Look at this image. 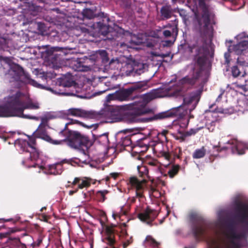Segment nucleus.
Wrapping results in <instances>:
<instances>
[{
  "instance_id": "obj_37",
  "label": "nucleus",
  "mask_w": 248,
  "mask_h": 248,
  "mask_svg": "<svg viewBox=\"0 0 248 248\" xmlns=\"http://www.w3.org/2000/svg\"><path fill=\"white\" fill-rule=\"evenodd\" d=\"M162 155L167 160H169L170 158V155L168 152H163Z\"/></svg>"
},
{
  "instance_id": "obj_1",
  "label": "nucleus",
  "mask_w": 248,
  "mask_h": 248,
  "mask_svg": "<svg viewBox=\"0 0 248 248\" xmlns=\"http://www.w3.org/2000/svg\"><path fill=\"white\" fill-rule=\"evenodd\" d=\"M201 94H108L107 102L111 100L119 101H133L127 106L128 110L124 116L130 122H135L139 116L153 112V109L148 107V104L154 99L163 97H173L182 101V105L189 106V110L194 109L201 98Z\"/></svg>"
},
{
  "instance_id": "obj_45",
  "label": "nucleus",
  "mask_w": 248,
  "mask_h": 248,
  "mask_svg": "<svg viewBox=\"0 0 248 248\" xmlns=\"http://www.w3.org/2000/svg\"><path fill=\"white\" fill-rule=\"evenodd\" d=\"M20 231V229H18L16 228H12L11 232H19Z\"/></svg>"
},
{
  "instance_id": "obj_54",
  "label": "nucleus",
  "mask_w": 248,
  "mask_h": 248,
  "mask_svg": "<svg viewBox=\"0 0 248 248\" xmlns=\"http://www.w3.org/2000/svg\"><path fill=\"white\" fill-rule=\"evenodd\" d=\"M26 235H27V234L26 232H25L22 234V236H26Z\"/></svg>"
},
{
  "instance_id": "obj_47",
  "label": "nucleus",
  "mask_w": 248,
  "mask_h": 248,
  "mask_svg": "<svg viewBox=\"0 0 248 248\" xmlns=\"http://www.w3.org/2000/svg\"><path fill=\"white\" fill-rule=\"evenodd\" d=\"M168 132V131L167 130H163L162 132V134L164 136H166Z\"/></svg>"
},
{
  "instance_id": "obj_17",
  "label": "nucleus",
  "mask_w": 248,
  "mask_h": 248,
  "mask_svg": "<svg viewBox=\"0 0 248 248\" xmlns=\"http://www.w3.org/2000/svg\"><path fill=\"white\" fill-rule=\"evenodd\" d=\"M144 244L146 247L151 246L153 248H159V243L157 242L151 235H147L144 241Z\"/></svg>"
},
{
  "instance_id": "obj_48",
  "label": "nucleus",
  "mask_w": 248,
  "mask_h": 248,
  "mask_svg": "<svg viewBox=\"0 0 248 248\" xmlns=\"http://www.w3.org/2000/svg\"><path fill=\"white\" fill-rule=\"evenodd\" d=\"M225 59L226 60V61L229 62V61L228 60V58L229 57V55L227 53H225Z\"/></svg>"
},
{
  "instance_id": "obj_15",
  "label": "nucleus",
  "mask_w": 248,
  "mask_h": 248,
  "mask_svg": "<svg viewBox=\"0 0 248 248\" xmlns=\"http://www.w3.org/2000/svg\"><path fill=\"white\" fill-rule=\"evenodd\" d=\"M106 235L105 242L110 246H113L116 242L113 229L107 226L106 228Z\"/></svg>"
},
{
  "instance_id": "obj_62",
  "label": "nucleus",
  "mask_w": 248,
  "mask_h": 248,
  "mask_svg": "<svg viewBox=\"0 0 248 248\" xmlns=\"http://www.w3.org/2000/svg\"><path fill=\"white\" fill-rule=\"evenodd\" d=\"M0 42H1V41H0Z\"/></svg>"
},
{
  "instance_id": "obj_13",
  "label": "nucleus",
  "mask_w": 248,
  "mask_h": 248,
  "mask_svg": "<svg viewBox=\"0 0 248 248\" xmlns=\"http://www.w3.org/2000/svg\"><path fill=\"white\" fill-rule=\"evenodd\" d=\"M181 105L172 108L167 111L162 112L154 115L153 119H163L166 118H172L180 116L181 114Z\"/></svg>"
},
{
  "instance_id": "obj_3",
  "label": "nucleus",
  "mask_w": 248,
  "mask_h": 248,
  "mask_svg": "<svg viewBox=\"0 0 248 248\" xmlns=\"http://www.w3.org/2000/svg\"><path fill=\"white\" fill-rule=\"evenodd\" d=\"M36 138L41 139L53 145H58L61 142L53 140L48 135L45 127L39 126L33 136H28V140L19 139L16 141V145L20 150L30 153V159L31 160H37L40 155L39 150L37 147Z\"/></svg>"
},
{
  "instance_id": "obj_41",
  "label": "nucleus",
  "mask_w": 248,
  "mask_h": 248,
  "mask_svg": "<svg viewBox=\"0 0 248 248\" xmlns=\"http://www.w3.org/2000/svg\"><path fill=\"white\" fill-rule=\"evenodd\" d=\"M13 220L12 218H8V219H4V218H0V223H2L4 222H9Z\"/></svg>"
},
{
  "instance_id": "obj_34",
  "label": "nucleus",
  "mask_w": 248,
  "mask_h": 248,
  "mask_svg": "<svg viewBox=\"0 0 248 248\" xmlns=\"http://www.w3.org/2000/svg\"><path fill=\"white\" fill-rule=\"evenodd\" d=\"M41 120V123L39 126L45 127L47 123L48 119L46 117H42Z\"/></svg>"
},
{
  "instance_id": "obj_40",
  "label": "nucleus",
  "mask_w": 248,
  "mask_h": 248,
  "mask_svg": "<svg viewBox=\"0 0 248 248\" xmlns=\"http://www.w3.org/2000/svg\"><path fill=\"white\" fill-rule=\"evenodd\" d=\"M118 173L116 172L111 173L110 175L111 177H112L114 179H116L118 176Z\"/></svg>"
},
{
  "instance_id": "obj_26",
  "label": "nucleus",
  "mask_w": 248,
  "mask_h": 248,
  "mask_svg": "<svg viewBox=\"0 0 248 248\" xmlns=\"http://www.w3.org/2000/svg\"><path fill=\"white\" fill-rule=\"evenodd\" d=\"M228 102L227 94H219L216 99V102L220 103H227Z\"/></svg>"
},
{
  "instance_id": "obj_20",
  "label": "nucleus",
  "mask_w": 248,
  "mask_h": 248,
  "mask_svg": "<svg viewBox=\"0 0 248 248\" xmlns=\"http://www.w3.org/2000/svg\"><path fill=\"white\" fill-rule=\"evenodd\" d=\"M137 169L140 174V176L144 178L143 180L144 179L146 180L145 179V177L149 179V176L148 175L149 171L147 167L145 166H138L137 167Z\"/></svg>"
},
{
  "instance_id": "obj_22",
  "label": "nucleus",
  "mask_w": 248,
  "mask_h": 248,
  "mask_svg": "<svg viewBox=\"0 0 248 248\" xmlns=\"http://www.w3.org/2000/svg\"><path fill=\"white\" fill-rule=\"evenodd\" d=\"M142 91L140 90V87L138 85H132L130 87L125 89L123 91L121 92V93H132L134 92H140ZM114 93H120L118 91H116Z\"/></svg>"
},
{
  "instance_id": "obj_8",
  "label": "nucleus",
  "mask_w": 248,
  "mask_h": 248,
  "mask_svg": "<svg viewBox=\"0 0 248 248\" xmlns=\"http://www.w3.org/2000/svg\"><path fill=\"white\" fill-rule=\"evenodd\" d=\"M248 36L242 32L235 37L238 42L236 45L229 48V51H233L237 55H248Z\"/></svg>"
},
{
  "instance_id": "obj_19",
  "label": "nucleus",
  "mask_w": 248,
  "mask_h": 248,
  "mask_svg": "<svg viewBox=\"0 0 248 248\" xmlns=\"http://www.w3.org/2000/svg\"><path fill=\"white\" fill-rule=\"evenodd\" d=\"M206 153V150L204 146L200 149H196L193 153L192 157L194 159H199L204 156Z\"/></svg>"
},
{
  "instance_id": "obj_56",
  "label": "nucleus",
  "mask_w": 248,
  "mask_h": 248,
  "mask_svg": "<svg viewBox=\"0 0 248 248\" xmlns=\"http://www.w3.org/2000/svg\"><path fill=\"white\" fill-rule=\"evenodd\" d=\"M44 209H46L45 207H44V208H42L41 210V211H43V210H44Z\"/></svg>"
},
{
  "instance_id": "obj_55",
  "label": "nucleus",
  "mask_w": 248,
  "mask_h": 248,
  "mask_svg": "<svg viewBox=\"0 0 248 248\" xmlns=\"http://www.w3.org/2000/svg\"><path fill=\"white\" fill-rule=\"evenodd\" d=\"M109 180V177H108L106 178V181H108Z\"/></svg>"
},
{
  "instance_id": "obj_39",
  "label": "nucleus",
  "mask_w": 248,
  "mask_h": 248,
  "mask_svg": "<svg viewBox=\"0 0 248 248\" xmlns=\"http://www.w3.org/2000/svg\"><path fill=\"white\" fill-rule=\"evenodd\" d=\"M163 34L164 35V36H165L166 37H168V36H170L171 35V32L170 31H168V30H166V31H164V32H163Z\"/></svg>"
},
{
  "instance_id": "obj_38",
  "label": "nucleus",
  "mask_w": 248,
  "mask_h": 248,
  "mask_svg": "<svg viewBox=\"0 0 248 248\" xmlns=\"http://www.w3.org/2000/svg\"><path fill=\"white\" fill-rule=\"evenodd\" d=\"M42 238H41V237H39L37 239V241L35 242V244L37 246H39L41 243H42Z\"/></svg>"
},
{
  "instance_id": "obj_7",
  "label": "nucleus",
  "mask_w": 248,
  "mask_h": 248,
  "mask_svg": "<svg viewBox=\"0 0 248 248\" xmlns=\"http://www.w3.org/2000/svg\"><path fill=\"white\" fill-rule=\"evenodd\" d=\"M190 220L195 223L192 228L193 236L197 240H200L205 235L206 226L204 221L196 213H192L189 215Z\"/></svg>"
},
{
  "instance_id": "obj_60",
  "label": "nucleus",
  "mask_w": 248,
  "mask_h": 248,
  "mask_svg": "<svg viewBox=\"0 0 248 248\" xmlns=\"http://www.w3.org/2000/svg\"><path fill=\"white\" fill-rule=\"evenodd\" d=\"M98 93H103V92H100Z\"/></svg>"
},
{
  "instance_id": "obj_29",
  "label": "nucleus",
  "mask_w": 248,
  "mask_h": 248,
  "mask_svg": "<svg viewBox=\"0 0 248 248\" xmlns=\"http://www.w3.org/2000/svg\"><path fill=\"white\" fill-rule=\"evenodd\" d=\"M61 84L63 87H70L72 86L74 82L72 80H67L66 78H63L62 79Z\"/></svg>"
},
{
  "instance_id": "obj_49",
  "label": "nucleus",
  "mask_w": 248,
  "mask_h": 248,
  "mask_svg": "<svg viewBox=\"0 0 248 248\" xmlns=\"http://www.w3.org/2000/svg\"><path fill=\"white\" fill-rule=\"evenodd\" d=\"M151 191H152L153 192H158V191L156 190V189H155V188L153 187H152L151 188Z\"/></svg>"
},
{
  "instance_id": "obj_2",
  "label": "nucleus",
  "mask_w": 248,
  "mask_h": 248,
  "mask_svg": "<svg viewBox=\"0 0 248 248\" xmlns=\"http://www.w3.org/2000/svg\"><path fill=\"white\" fill-rule=\"evenodd\" d=\"M39 108V103L33 102L29 94H10L4 98L3 104L0 105V117H18L38 121V117L24 114V111Z\"/></svg>"
},
{
  "instance_id": "obj_10",
  "label": "nucleus",
  "mask_w": 248,
  "mask_h": 248,
  "mask_svg": "<svg viewBox=\"0 0 248 248\" xmlns=\"http://www.w3.org/2000/svg\"><path fill=\"white\" fill-rule=\"evenodd\" d=\"M158 215L157 212L147 207L138 215V218L141 221L152 226L153 221L155 219Z\"/></svg>"
},
{
  "instance_id": "obj_5",
  "label": "nucleus",
  "mask_w": 248,
  "mask_h": 248,
  "mask_svg": "<svg viewBox=\"0 0 248 248\" xmlns=\"http://www.w3.org/2000/svg\"><path fill=\"white\" fill-rule=\"evenodd\" d=\"M66 135L67 137L64 139L58 140V141H61L58 145L65 142L70 147L73 149H78L83 146L87 147L91 144L89 138L87 136L81 134L78 132L69 131Z\"/></svg>"
},
{
  "instance_id": "obj_57",
  "label": "nucleus",
  "mask_w": 248,
  "mask_h": 248,
  "mask_svg": "<svg viewBox=\"0 0 248 248\" xmlns=\"http://www.w3.org/2000/svg\"><path fill=\"white\" fill-rule=\"evenodd\" d=\"M186 81H187V79H186V78H185V79H184V82H186Z\"/></svg>"
},
{
  "instance_id": "obj_61",
  "label": "nucleus",
  "mask_w": 248,
  "mask_h": 248,
  "mask_svg": "<svg viewBox=\"0 0 248 248\" xmlns=\"http://www.w3.org/2000/svg\"><path fill=\"white\" fill-rule=\"evenodd\" d=\"M246 148L248 149V147H246Z\"/></svg>"
},
{
  "instance_id": "obj_35",
  "label": "nucleus",
  "mask_w": 248,
  "mask_h": 248,
  "mask_svg": "<svg viewBox=\"0 0 248 248\" xmlns=\"http://www.w3.org/2000/svg\"><path fill=\"white\" fill-rule=\"evenodd\" d=\"M180 134H182V136L178 138V139H180L182 141H184L186 140V138L188 136H186V132H181Z\"/></svg>"
},
{
  "instance_id": "obj_33",
  "label": "nucleus",
  "mask_w": 248,
  "mask_h": 248,
  "mask_svg": "<svg viewBox=\"0 0 248 248\" xmlns=\"http://www.w3.org/2000/svg\"><path fill=\"white\" fill-rule=\"evenodd\" d=\"M133 242L132 237H130L129 239H127L123 243V248H126L128 245L131 244Z\"/></svg>"
},
{
  "instance_id": "obj_50",
  "label": "nucleus",
  "mask_w": 248,
  "mask_h": 248,
  "mask_svg": "<svg viewBox=\"0 0 248 248\" xmlns=\"http://www.w3.org/2000/svg\"><path fill=\"white\" fill-rule=\"evenodd\" d=\"M100 223L102 227L105 225V222L101 219L100 220Z\"/></svg>"
},
{
  "instance_id": "obj_9",
  "label": "nucleus",
  "mask_w": 248,
  "mask_h": 248,
  "mask_svg": "<svg viewBox=\"0 0 248 248\" xmlns=\"http://www.w3.org/2000/svg\"><path fill=\"white\" fill-rule=\"evenodd\" d=\"M147 182V180L144 179L140 181L135 176L129 178V183L132 187L136 189V197H133L131 200L132 202H136V198H141L143 197L145 185Z\"/></svg>"
},
{
  "instance_id": "obj_25",
  "label": "nucleus",
  "mask_w": 248,
  "mask_h": 248,
  "mask_svg": "<svg viewBox=\"0 0 248 248\" xmlns=\"http://www.w3.org/2000/svg\"><path fill=\"white\" fill-rule=\"evenodd\" d=\"M121 145L124 147L130 146L132 144L131 138L129 136H125L121 139Z\"/></svg>"
},
{
  "instance_id": "obj_31",
  "label": "nucleus",
  "mask_w": 248,
  "mask_h": 248,
  "mask_svg": "<svg viewBox=\"0 0 248 248\" xmlns=\"http://www.w3.org/2000/svg\"><path fill=\"white\" fill-rule=\"evenodd\" d=\"M162 15L168 18L169 16V12L166 7H163L161 10Z\"/></svg>"
},
{
  "instance_id": "obj_24",
  "label": "nucleus",
  "mask_w": 248,
  "mask_h": 248,
  "mask_svg": "<svg viewBox=\"0 0 248 248\" xmlns=\"http://www.w3.org/2000/svg\"><path fill=\"white\" fill-rule=\"evenodd\" d=\"M108 193L107 190H100L96 192V197L100 202H104L106 199V195Z\"/></svg>"
},
{
  "instance_id": "obj_36",
  "label": "nucleus",
  "mask_w": 248,
  "mask_h": 248,
  "mask_svg": "<svg viewBox=\"0 0 248 248\" xmlns=\"http://www.w3.org/2000/svg\"><path fill=\"white\" fill-rule=\"evenodd\" d=\"M161 89L162 90V92H168L170 91V89L168 85H163Z\"/></svg>"
},
{
  "instance_id": "obj_23",
  "label": "nucleus",
  "mask_w": 248,
  "mask_h": 248,
  "mask_svg": "<svg viewBox=\"0 0 248 248\" xmlns=\"http://www.w3.org/2000/svg\"><path fill=\"white\" fill-rule=\"evenodd\" d=\"M59 95H67V96H75L81 99H90L95 97L97 95L100 94H82L79 95L78 94H59Z\"/></svg>"
},
{
  "instance_id": "obj_14",
  "label": "nucleus",
  "mask_w": 248,
  "mask_h": 248,
  "mask_svg": "<svg viewBox=\"0 0 248 248\" xmlns=\"http://www.w3.org/2000/svg\"><path fill=\"white\" fill-rule=\"evenodd\" d=\"M91 179H88L86 177L81 178L80 177H75L72 182L70 181L68 182L69 184V187L74 188V186L76 185H78V189H82L84 187H88L91 186Z\"/></svg>"
},
{
  "instance_id": "obj_43",
  "label": "nucleus",
  "mask_w": 248,
  "mask_h": 248,
  "mask_svg": "<svg viewBox=\"0 0 248 248\" xmlns=\"http://www.w3.org/2000/svg\"><path fill=\"white\" fill-rule=\"evenodd\" d=\"M207 128L210 132H213L214 130V127L213 126L212 124H211L210 127L208 125H207Z\"/></svg>"
},
{
  "instance_id": "obj_52",
  "label": "nucleus",
  "mask_w": 248,
  "mask_h": 248,
  "mask_svg": "<svg viewBox=\"0 0 248 248\" xmlns=\"http://www.w3.org/2000/svg\"><path fill=\"white\" fill-rule=\"evenodd\" d=\"M123 233L125 235V236L128 235V234L126 231H124Z\"/></svg>"
},
{
  "instance_id": "obj_46",
  "label": "nucleus",
  "mask_w": 248,
  "mask_h": 248,
  "mask_svg": "<svg viewBox=\"0 0 248 248\" xmlns=\"http://www.w3.org/2000/svg\"><path fill=\"white\" fill-rule=\"evenodd\" d=\"M140 146L141 147H144L145 148V150H147L148 148V146H147L146 144L142 145L141 143H140Z\"/></svg>"
},
{
  "instance_id": "obj_42",
  "label": "nucleus",
  "mask_w": 248,
  "mask_h": 248,
  "mask_svg": "<svg viewBox=\"0 0 248 248\" xmlns=\"http://www.w3.org/2000/svg\"><path fill=\"white\" fill-rule=\"evenodd\" d=\"M78 190V187L75 190H70L69 192V195H71V196L73 195L74 194H75L76 192H77Z\"/></svg>"
},
{
  "instance_id": "obj_16",
  "label": "nucleus",
  "mask_w": 248,
  "mask_h": 248,
  "mask_svg": "<svg viewBox=\"0 0 248 248\" xmlns=\"http://www.w3.org/2000/svg\"><path fill=\"white\" fill-rule=\"evenodd\" d=\"M7 242L9 248H27L26 245L20 241L19 237H10Z\"/></svg>"
},
{
  "instance_id": "obj_21",
  "label": "nucleus",
  "mask_w": 248,
  "mask_h": 248,
  "mask_svg": "<svg viewBox=\"0 0 248 248\" xmlns=\"http://www.w3.org/2000/svg\"><path fill=\"white\" fill-rule=\"evenodd\" d=\"M180 168V167L179 165H173L168 172L169 177L171 178H173L178 174Z\"/></svg>"
},
{
  "instance_id": "obj_18",
  "label": "nucleus",
  "mask_w": 248,
  "mask_h": 248,
  "mask_svg": "<svg viewBox=\"0 0 248 248\" xmlns=\"http://www.w3.org/2000/svg\"><path fill=\"white\" fill-rule=\"evenodd\" d=\"M73 122L72 123H67L65 124V126L64 127V128L60 132H59V135H62L63 136H64L65 138L66 137H67V134L68 133V132L69 131H72V130H69L68 128V125L69 124H78L80 125H82L84 127H87V126L85 125L83 123H82V122H80L79 121H78V120H72ZM92 126H88V127H91Z\"/></svg>"
},
{
  "instance_id": "obj_58",
  "label": "nucleus",
  "mask_w": 248,
  "mask_h": 248,
  "mask_svg": "<svg viewBox=\"0 0 248 248\" xmlns=\"http://www.w3.org/2000/svg\"><path fill=\"white\" fill-rule=\"evenodd\" d=\"M244 95H245V96L247 97L248 96V94H244Z\"/></svg>"
},
{
  "instance_id": "obj_28",
  "label": "nucleus",
  "mask_w": 248,
  "mask_h": 248,
  "mask_svg": "<svg viewBox=\"0 0 248 248\" xmlns=\"http://www.w3.org/2000/svg\"><path fill=\"white\" fill-rule=\"evenodd\" d=\"M30 83L31 85H32L33 86H34V87H37L38 88L46 89V90L47 91H50V92H52V90L50 88H46L45 86H44L42 85L41 84L37 83L36 81H35L34 80H31L30 81Z\"/></svg>"
},
{
  "instance_id": "obj_11",
  "label": "nucleus",
  "mask_w": 248,
  "mask_h": 248,
  "mask_svg": "<svg viewBox=\"0 0 248 248\" xmlns=\"http://www.w3.org/2000/svg\"><path fill=\"white\" fill-rule=\"evenodd\" d=\"M77 163V162L75 161L73 159H64L60 162L56 163L54 164L48 166V170L49 173L54 175L61 174L63 171V164H68L72 165V163Z\"/></svg>"
},
{
  "instance_id": "obj_51",
  "label": "nucleus",
  "mask_w": 248,
  "mask_h": 248,
  "mask_svg": "<svg viewBox=\"0 0 248 248\" xmlns=\"http://www.w3.org/2000/svg\"><path fill=\"white\" fill-rule=\"evenodd\" d=\"M184 248H195L193 246H189V247H185Z\"/></svg>"
},
{
  "instance_id": "obj_53",
  "label": "nucleus",
  "mask_w": 248,
  "mask_h": 248,
  "mask_svg": "<svg viewBox=\"0 0 248 248\" xmlns=\"http://www.w3.org/2000/svg\"><path fill=\"white\" fill-rule=\"evenodd\" d=\"M38 166V167H39L37 164H34L33 166H32V167H34V168H35L36 167V166Z\"/></svg>"
},
{
  "instance_id": "obj_27",
  "label": "nucleus",
  "mask_w": 248,
  "mask_h": 248,
  "mask_svg": "<svg viewBox=\"0 0 248 248\" xmlns=\"http://www.w3.org/2000/svg\"><path fill=\"white\" fill-rule=\"evenodd\" d=\"M202 128L203 127H200L196 128H191L188 131L186 132V136L189 137L192 135H194Z\"/></svg>"
},
{
  "instance_id": "obj_44",
  "label": "nucleus",
  "mask_w": 248,
  "mask_h": 248,
  "mask_svg": "<svg viewBox=\"0 0 248 248\" xmlns=\"http://www.w3.org/2000/svg\"><path fill=\"white\" fill-rule=\"evenodd\" d=\"M90 67L89 66H86L85 67H83V69H81L80 70L84 71H87L90 69Z\"/></svg>"
},
{
  "instance_id": "obj_59",
  "label": "nucleus",
  "mask_w": 248,
  "mask_h": 248,
  "mask_svg": "<svg viewBox=\"0 0 248 248\" xmlns=\"http://www.w3.org/2000/svg\"><path fill=\"white\" fill-rule=\"evenodd\" d=\"M76 159H77V160H79V161H81L80 159H78V158H76Z\"/></svg>"
},
{
  "instance_id": "obj_4",
  "label": "nucleus",
  "mask_w": 248,
  "mask_h": 248,
  "mask_svg": "<svg viewBox=\"0 0 248 248\" xmlns=\"http://www.w3.org/2000/svg\"><path fill=\"white\" fill-rule=\"evenodd\" d=\"M228 146H223L220 147L219 146H214L212 149L208 151V153L210 154L209 159L210 162L214 161V157L217 156L218 153L228 150H231L232 153L242 155L245 153V148L242 144L235 139H232L227 142Z\"/></svg>"
},
{
  "instance_id": "obj_12",
  "label": "nucleus",
  "mask_w": 248,
  "mask_h": 248,
  "mask_svg": "<svg viewBox=\"0 0 248 248\" xmlns=\"http://www.w3.org/2000/svg\"><path fill=\"white\" fill-rule=\"evenodd\" d=\"M68 114L72 116L89 119H95L96 117V111H86L80 108H71L68 110Z\"/></svg>"
},
{
  "instance_id": "obj_30",
  "label": "nucleus",
  "mask_w": 248,
  "mask_h": 248,
  "mask_svg": "<svg viewBox=\"0 0 248 248\" xmlns=\"http://www.w3.org/2000/svg\"><path fill=\"white\" fill-rule=\"evenodd\" d=\"M97 57H100L103 60L107 58V54L105 50H99L96 52Z\"/></svg>"
},
{
  "instance_id": "obj_32",
  "label": "nucleus",
  "mask_w": 248,
  "mask_h": 248,
  "mask_svg": "<svg viewBox=\"0 0 248 248\" xmlns=\"http://www.w3.org/2000/svg\"><path fill=\"white\" fill-rule=\"evenodd\" d=\"M232 73L234 77H237L240 75L239 70L236 66H233L232 68Z\"/></svg>"
},
{
  "instance_id": "obj_6",
  "label": "nucleus",
  "mask_w": 248,
  "mask_h": 248,
  "mask_svg": "<svg viewBox=\"0 0 248 248\" xmlns=\"http://www.w3.org/2000/svg\"><path fill=\"white\" fill-rule=\"evenodd\" d=\"M121 111L112 106H107L99 111H96V119H106L108 122H118L122 119Z\"/></svg>"
}]
</instances>
